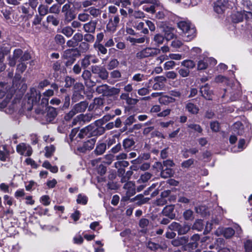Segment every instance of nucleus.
I'll return each instance as SVG.
<instances>
[{"label": "nucleus", "mask_w": 252, "mask_h": 252, "mask_svg": "<svg viewBox=\"0 0 252 252\" xmlns=\"http://www.w3.org/2000/svg\"><path fill=\"white\" fill-rule=\"evenodd\" d=\"M54 94L53 90L48 89L43 93V96L41 99L40 93L32 88L31 89V94L28 97V103H32V106H37V108H35V112L39 114L42 112L43 108L48 104L49 98Z\"/></svg>", "instance_id": "obj_1"}, {"label": "nucleus", "mask_w": 252, "mask_h": 252, "mask_svg": "<svg viewBox=\"0 0 252 252\" xmlns=\"http://www.w3.org/2000/svg\"><path fill=\"white\" fill-rule=\"evenodd\" d=\"M177 25L183 32L182 37L184 41L189 42L195 37L196 30L190 22L180 21L178 23Z\"/></svg>", "instance_id": "obj_2"}, {"label": "nucleus", "mask_w": 252, "mask_h": 252, "mask_svg": "<svg viewBox=\"0 0 252 252\" xmlns=\"http://www.w3.org/2000/svg\"><path fill=\"white\" fill-rule=\"evenodd\" d=\"M31 58V55L28 52L23 53L21 49H16L14 50L12 56L9 57L8 64L11 66H14L17 62H25L29 60Z\"/></svg>", "instance_id": "obj_3"}, {"label": "nucleus", "mask_w": 252, "mask_h": 252, "mask_svg": "<svg viewBox=\"0 0 252 252\" xmlns=\"http://www.w3.org/2000/svg\"><path fill=\"white\" fill-rule=\"evenodd\" d=\"M120 91L119 88L112 87L107 84L101 85L95 89L96 92L103 96H112L118 94Z\"/></svg>", "instance_id": "obj_4"}, {"label": "nucleus", "mask_w": 252, "mask_h": 252, "mask_svg": "<svg viewBox=\"0 0 252 252\" xmlns=\"http://www.w3.org/2000/svg\"><path fill=\"white\" fill-rule=\"evenodd\" d=\"M88 106V103L86 101H83L75 104L72 109L65 115V120L69 121L77 113L84 112Z\"/></svg>", "instance_id": "obj_5"}, {"label": "nucleus", "mask_w": 252, "mask_h": 252, "mask_svg": "<svg viewBox=\"0 0 252 252\" xmlns=\"http://www.w3.org/2000/svg\"><path fill=\"white\" fill-rule=\"evenodd\" d=\"M159 52L160 50L158 49L147 47L136 53L135 58L137 60H142L144 58L156 56Z\"/></svg>", "instance_id": "obj_6"}, {"label": "nucleus", "mask_w": 252, "mask_h": 252, "mask_svg": "<svg viewBox=\"0 0 252 252\" xmlns=\"http://www.w3.org/2000/svg\"><path fill=\"white\" fill-rule=\"evenodd\" d=\"M153 167L156 168L158 171L160 172V177L164 179L171 177L174 174V171L172 168L162 167L160 162H155Z\"/></svg>", "instance_id": "obj_7"}, {"label": "nucleus", "mask_w": 252, "mask_h": 252, "mask_svg": "<svg viewBox=\"0 0 252 252\" xmlns=\"http://www.w3.org/2000/svg\"><path fill=\"white\" fill-rule=\"evenodd\" d=\"M92 73L97 74L99 78L106 80L109 77V72L103 66L100 65H92L91 67Z\"/></svg>", "instance_id": "obj_8"}, {"label": "nucleus", "mask_w": 252, "mask_h": 252, "mask_svg": "<svg viewBox=\"0 0 252 252\" xmlns=\"http://www.w3.org/2000/svg\"><path fill=\"white\" fill-rule=\"evenodd\" d=\"M109 21L106 25V30L110 32H114L116 31L120 22L119 15H109Z\"/></svg>", "instance_id": "obj_9"}, {"label": "nucleus", "mask_w": 252, "mask_h": 252, "mask_svg": "<svg viewBox=\"0 0 252 252\" xmlns=\"http://www.w3.org/2000/svg\"><path fill=\"white\" fill-rule=\"evenodd\" d=\"M62 12L64 14V21L67 23L75 18V15L71 9L69 3H67L63 6Z\"/></svg>", "instance_id": "obj_10"}, {"label": "nucleus", "mask_w": 252, "mask_h": 252, "mask_svg": "<svg viewBox=\"0 0 252 252\" xmlns=\"http://www.w3.org/2000/svg\"><path fill=\"white\" fill-rule=\"evenodd\" d=\"M241 8L245 13L246 20L252 19V3L249 0H243L241 2Z\"/></svg>", "instance_id": "obj_11"}, {"label": "nucleus", "mask_w": 252, "mask_h": 252, "mask_svg": "<svg viewBox=\"0 0 252 252\" xmlns=\"http://www.w3.org/2000/svg\"><path fill=\"white\" fill-rule=\"evenodd\" d=\"M16 151L21 155L25 156H30L32 152V148L25 143L18 145L16 147Z\"/></svg>", "instance_id": "obj_12"}, {"label": "nucleus", "mask_w": 252, "mask_h": 252, "mask_svg": "<svg viewBox=\"0 0 252 252\" xmlns=\"http://www.w3.org/2000/svg\"><path fill=\"white\" fill-rule=\"evenodd\" d=\"M92 73L91 71L85 69L83 71L81 76L85 81V85L89 87L94 86L96 84V82L92 81L91 79Z\"/></svg>", "instance_id": "obj_13"}, {"label": "nucleus", "mask_w": 252, "mask_h": 252, "mask_svg": "<svg viewBox=\"0 0 252 252\" xmlns=\"http://www.w3.org/2000/svg\"><path fill=\"white\" fill-rule=\"evenodd\" d=\"M162 214L168 217L170 220L174 219L176 217V214L174 212V205H170L166 206L162 211Z\"/></svg>", "instance_id": "obj_14"}, {"label": "nucleus", "mask_w": 252, "mask_h": 252, "mask_svg": "<svg viewBox=\"0 0 252 252\" xmlns=\"http://www.w3.org/2000/svg\"><path fill=\"white\" fill-rule=\"evenodd\" d=\"M200 92L202 96L205 99L208 100H211L212 99L213 92L210 90V88L208 84H206L204 86H202L200 89Z\"/></svg>", "instance_id": "obj_15"}, {"label": "nucleus", "mask_w": 252, "mask_h": 252, "mask_svg": "<svg viewBox=\"0 0 252 252\" xmlns=\"http://www.w3.org/2000/svg\"><path fill=\"white\" fill-rule=\"evenodd\" d=\"M95 142V138H92L84 142L82 146L80 148V151L85 152L86 151L92 150L94 147Z\"/></svg>", "instance_id": "obj_16"}, {"label": "nucleus", "mask_w": 252, "mask_h": 252, "mask_svg": "<svg viewBox=\"0 0 252 252\" xmlns=\"http://www.w3.org/2000/svg\"><path fill=\"white\" fill-rule=\"evenodd\" d=\"M58 115L56 108L49 106L48 107L46 115V120L48 122H52Z\"/></svg>", "instance_id": "obj_17"}, {"label": "nucleus", "mask_w": 252, "mask_h": 252, "mask_svg": "<svg viewBox=\"0 0 252 252\" xmlns=\"http://www.w3.org/2000/svg\"><path fill=\"white\" fill-rule=\"evenodd\" d=\"M224 0H219L214 3V9L215 11L218 14H222L225 11L226 7Z\"/></svg>", "instance_id": "obj_18"}, {"label": "nucleus", "mask_w": 252, "mask_h": 252, "mask_svg": "<svg viewBox=\"0 0 252 252\" xmlns=\"http://www.w3.org/2000/svg\"><path fill=\"white\" fill-rule=\"evenodd\" d=\"M103 105V100L100 98H95L94 99L93 102L89 106V110L90 111L94 109H101V107Z\"/></svg>", "instance_id": "obj_19"}, {"label": "nucleus", "mask_w": 252, "mask_h": 252, "mask_svg": "<svg viewBox=\"0 0 252 252\" xmlns=\"http://www.w3.org/2000/svg\"><path fill=\"white\" fill-rule=\"evenodd\" d=\"M189 241L187 236L177 237L171 241L172 245L174 247H179L186 244Z\"/></svg>", "instance_id": "obj_20"}, {"label": "nucleus", "mask_w": 252, "mask_h": 252, "mask_svg": "<svg viewBox=\"0 0 252 252\" xmlns=\"http://www.w3.org/2000/svg\"><path fill=\"white\" fill-rule=\"evenodd\" d=\"M92 128L93 125H90L81 129L78 134V137L82 139L85 136H92Z\"/></svg>", "instance_id": "obj_21"}, {"label": "nucleus", "mask_w": 252, "mask_h": 252, "mask_svg": "<svg viewBox=\"0 0 252 252\" xmlns=\"http://www.w3.org/2000/svg\"><path fill=\"white\" fill-rule=\"evenodd\" d=\"M150 199L151 198L144 197L143 194H140L130 199V201L131 202H136L137 205L140 206L147 203Z\"/></svg>", "instance_id": "obj_22"}, {"label": "nucleus", "mask_w": 252, "mask_h": 252, "mask_svg": "<svg viewBox=\"0 0 252 252\" xmlns=\"http://www.w3.org/2000/svg\"><path fill=\"white\" fill-rule=\"evenodd\" d=\"M97 22L95 21H91L84 24L83 29L88 33H94L96 29Z\"/></svg>", "instance_id": "obj_23"}, {"label": "nucleus", "mask_w": 252, "mask_h": 252, "mask_svg": "<svg viewBox=\"0 0 252 252\" xmlns=\"http://www.w3.org/2000/svg\"><path fill=\"white\" fill-rule=\"evenodd\" d=\"M9 52V50L5 48L3 49L2 48H0V71L4 70L5 68V65L3 63L4 56Z\"/></svg>", "instance_id": "obj_24"}, {"label": "nucleus", "mask_w": 252, "mask_h": 252, "mask_svg": "<svg viewBox=\"0 0 252 252\" xmlns=\"http://www.w3.org/2000/svg\"><path fill=\"white\" fill-rule=\"evenodd\" d=\"M176 101V99L172 96L168 95L161 96L158 99L159 103L164 105H168L170 103H174Z\"/></svg>", "instance_id": "obj_25"}, {"label": "nucleus", "mask_w": 252, "mask_h": 252, "mask_svg": "<svg viewBox=\"0 0 252 252\" xmlns=\"http://www.w3.org/2000/svg\"><path fill=\"white\" fill-rule=\"evenodd\" d=\"M234 132L238 135H242L244 133V126L240 122H237L233 126Z\"/></svg>", "instance_id": "obj_26"}, {"label": "nucleus", "mask_w": 252, "mask_h": 252, "mask_svg": "<svg viewBox=\"0 0 252 252\" xmlns=\"http://www.w3.org/2000/svg\"><path fill=\"white\" fill-rule=\"evenodd\" d=\"M245 13L243 11L237 12L232 15V19L234 23L242 22L245 17Z\"/></svg>", "instance_id": "obj_27"}, {"label": "nucleus", "mask_w": 252, "mask_h": 252, "mask_svg": "<svg viewBox=\"0 0 252 252\" xmlns=\"http://www.w3.org/2000/svg\"><path fill=\"white\" fill-rule=\"evenodd\" d=\"M106 150V144L104 143H101L96 145L95 149L94 151V153L96 156L102 155Z\"/></svg>", "instance_id": "obj_28"}, {"label": "nucleus", "mask_w": 252, "mask_h": 252, "mask_svg": "<svg viewBox=\"0 0 252 252\" xmlns=\"http://www.w3.org/2000/svg\"><path fill=\"white\" fill-rule=\"evenodd\" d=\"M81 125H84L86 123L90 122L92 119L94 117L92 114L88 113L86 114L79 115Z\"/></svg>", "instance_id": "obj_29"}, {"label": "nucleus", "mask_w": 252, "mask_h": 252, "mask_svg": "<svg viewBox=\"0 0 252 252\" xmlns=\"http://www.w3.org/2000/svg\"><path fill=\"white\" fill-rule=\"evenodd\" d=\"M220 232L222 233L223 236L227 239L231 238L235 233L234 230L230 227L222 229Z\"/></svg>", "instance_id": "obj_30"}, {"label": "nucleus", "mask_w": 252, "mask_h": 252, "mask_svg": "<svg viewBox=\"0 0 252 252\" xmlns=\"http://www.w3.org/2000/svg\"><path fill=\"white\" fill-rule=\"evenodd\" d=\"M135 144L133 140L130 138H126L124 140L123 146L125 150L126 151L130 150L131 147Z\"/></svg>", "instance_id": "obj_31"}, {"label": "nucleus", "mask_w": 252, "mask_h": 252, "mask_svg": "<svg viewBox=\"0 0 252 252\" xmlns=\"http://www.w3.org/2000/svg\"><path fill=\"white\" fill-rule=\"evenodd\" d=\"M186 109L188 112L192 114H196L198 113L199 108L195 104L192 103H188L186 105Z\"/></svg>", "instance_id": "obj_32"}, {"label": "nucleus", "mask_w": 252, "mask_h": 252, "mask_svg": "<svg viewBox=\"0 0 252 252\" xmlns=\"http://www.w3.org/2000/svg\"><path fill=\"white\" fill-rule=\"evenodd\" d=\"M105 130H106L104 127H96L93 126V128H92V136L102 135L105 132Z\"/></svg>", "instance_id": "obj_33"}, {"label": "nucleus", "mask_w": 252, "mask_h": 252, "mask_svg": "<svg viewBox=\"0 0 252 252\" xmlns=\"http://www.w3.org/2000/svg\"><path fill=\"white\" fill-rule=\"evenodd\" d=\"M94 47L98 53H100L101 54L105 55L107 52V50L106 48L105 45H103L101 43H94Z\"/></svg>", "instance_id": "obj_34"}, {"label": "nucleus", "mask_w": 252, "mask_h": 252, "mask_svg": "<svg viewBox=\"0 0 252 252\" xmlns=\"http://www.w3.org/2000/svg\"><path fill=\"white\" fill-rule=\"evenodd\" d=\"M190 229V227L187 224H180L179 227L178 233L179 235H184L187 233Z\"/></svg>", "instance_id": "obj_35"}, {"label": "nucleus", "mask_w": 252, "mask_h": 252, "mask_svg": "<svg viewBox=\"0 0 252 252\" xmlns=\"http://www.w3.org/2000/svg\"><path fill=\"white\" fill-rule=\"evenodd\" d=\"M75 49H70L66 50L63 53V56L64 59H68L74 58L76 53Z\"/></svg>", "instance_id": "obj_36"}, {"label": "nucleus", "mask_w": 252, "mask_h": 252, "mask_svg": "<svg viewBox=\"0 0 252 252\" xmlns=\"http://www.w3.org/2000/svg\"><path fill=\"white\" fill-rule=\"evenodd\" d=\"M3 150H0V160L5 161L9 156V151L6 149V146H3Z\"/></svg>", "instance_id": "obj_37"}, {"label": "nucleus", "mask_w": 252, "mask_h": 252, "mask_svg": "<svg viewBox=\"0 0 252 252\" xmlns=\"http://www.w3.org/2000/svg\"><path fill=\"white\" fill-rule=\"evenodd\" d=\"M38 12L40 16H44L49 13L48 6L44 4L39 5L38 7Z\"/></svg>", "instance_id": "obj_38"}, {"label": "nucleus", "mask_w": 252, "mask_h": 252, "mask_svg": "<svg viewBox=\"0 0 252 252\" xmlns=\"http://www.w3.org/2000/svg\"><path fill=\"white\" fill-rule=\"evenodd\" d=\"M74 30L70 26L64 27L62 30V33L67 37H71L74 32Z\"/></svg>", "instance_id": "obj_39"}, {"label": "nucleus", "mask_w": 252, "mask_h": 252, "mask_svg": "<svg viewBox=\"0 0 252 252\" xmlns=\"http://www.w3.org/2000/svg\"><path fill=\"white\" fill-rule=\"evenodd\" d=\"M111 1L117 6H120L122 3V6L124 7H126L127 6L130 5L129 0H111Z\"/></svg>", "instance_id": "obj_40"}, {"label": "nucleus", "mask_w": 252, "mask_h": 252, "mask_svg": "<svg viewBox=\"0 0 252 252\" xmlns=\"http://www.w3.org/2000/svg\"><path fill=\"white\" fill-rule=\"evenodd\" d=\"M152 176V174L149 172H145L144 174L141 175L140 179L138 180V182L141 183H146L149 180L151 179Z\"/></svg>", "instance_id": "obj_41"}, {"label": "nucleus", "mask_w": 252, "mask_h": 252, "mask_svg": "<svg viewBox=\"0 0 252 252\" xmlns=\"http://www.w3.org/2000/svg\"><path fill=\"white\" fill-rule=\"evenodd\" d=\"M127 40L133 44H136L137 43L140 44L143 43L145 42V36H144L138 38L129 37Z\"/></svg>", "instance_id": "obj_42"}, {"label": "nucleus", "mask_w": 252, "mask_h": 252, "mask_svg": "<svg viewBox=\"0 0 252 252\" xmlns=\"http://www.w3.org/2000/svg\"><path fill=\"white\" fill-rule=\"evenodd\" d=\"M47 22L51 23L53 26H57L59 24L60 21L52 15H49L47 17Z\"/></svg>", "instance_id": "obj_43"}, {"label": "nucleus", "mask_w": 252, "mask_h": 252, "mask_svg": "<svg viewBox=\"0 0 252 252\" xmlns=\"http://www.w3.org/2000/svg\"><path fill=\"white\" fill-rule=\"evenodd\" d=\"M181 64L189 70L194 68L195 65V63L192 60H185L181 63Z\"/></svg>", "instance_id": "obj_44"}, {"label": "nucleus", "mask_w": 252, "mask_h": 252, "mask_svg": "<svg viewBox=\"0 0 252 252\" xmlns=\"http://www.w3.org/2000/svg\"><path fill=\"white\" fill-rule=\"evenodd\" d=\"M114 116H115V115H113V116H111L110 115H105V116H103V117L101 119L96 121L95 123L97 125H102L104 123H106V122L109 121V120H110L111 119H113L114 117Z\"/></svg>", "instance_id": "obj_45"}, {"label": "nucleus", "mask_w": 252, "mask_h": 252, "mask_svg": "<svg viewBox=\"0 0 252 252\" xmlns=\"http://www.w3.org/2000/svg\"><path fill=\"white\" fill-rule=\"evenodd\" d=\"M146 79V75L143 74L136 73L133 75L132 81L135 82H141Z\"/></svg>", "instance_id": "obj_46"}, {"label": "nucleus", "mask_w": 252, "mask_h": 252, "mask_svg": "<svg viewBox=\"0 0 252 252\" xmlns=\"http://www.w3.org/2000/svg\"><path fill=\"white\" fill-rule=\"evenodd\" d=\"M60 12V6L58 4H54L49 8V13L59 14Z\"/></svg>", "instance_id": "obj_47"}, {"label": "nucleus", "mask_w": 252, "mask_h": 252, "mask_svg": "<svg viewBox=\"0 0 252 252\" xmlns=\"http://www.w3.org/2000/svg\"><path fill=\"white\" fill-rule=\"evenodd\" d=\"M192 228L196 229L198 231H201L203 228V224L202 220H195L193 225H192Z\"/></svg>", "instance_id": "obj_48"}, {"label": "nucleus", "mask_w": 252, "mask_h": 252, "mask_svg": "<svg viewBox=\"0 0 252 252\" xmlns=\"http://www.w3.org/2000/svg\"><path fill=\"white\" fill-rule=\"evenodd\" d=\"M164 40V37L160 34H156L153 38V41L155 42L156 44L160 45L163 43Z\"/></svg>", "instance_id": "obj_49"}, {"label": "nucleus", "mask_w": 252, "mask_h": 252, "mask_svg": "<svg viewBox=\"0 0 252 252\" xmlns=\"http://www.w3.org/2000/svg\"><path fill=\"white\" fill-rule=\"evenodd\" d=\"M208 59H204L203 60H200L199 61L197 67L198 69L199 70H202L206 69L208 66Z\"/></svg>", "instance_id": "obj_50"}, {"label": "nucleus", "mask_w": 252, "mask_h": 252, "mask_svg": "<svg viewBox=\"0 0 252 252\" xmlns=\"http://www.w3.org/2000/svg\"><path fill=\"white\" fill-rule=\"evenodd\" d=\"M119 62L117 59H113L109 62L107 65L108 69L110 70H112L114 68H116L119 65Z\"/></svg>", "instance_id": "obj_51"}, {"label": "nucleus", "mask_w": 252, "mask_h": 252, "mask_svg": "<svg viewBox=\"0 0 252 252\" xmlns=\"http://www.w3.org/2000/svg\"><path fill=\"white\" fill-rule=\"evenodd\" d=\"M46 153L45 154V157L47 158L50 157L55 150V148L53 145H50V146H46L45 147Z\"/></svg>", "instance_id": "obj_52"}, {"label": "nucleus", "mask_w": 252, "mask_h": 252, "mask_svg": "<svg viewBox=\"0 0 252 252\" xmlns=\"http://www.w3.org/2000/svg\"><path fill=\"white\" fill-rule=\"evenodd\" d=\"M193 213L190 209L186 210L183 213V217L186 220H192L193 219Z\"/></svg>", "instance_id": "obj_53"}, {"label": "nucleus", "mask_w": 252, "mask_h": 252, "mask_svg": "<svg viewBox=\"0 0 252 252\" xmlns=\"http://www.w3.org/2000/svg\"><path fill=\"white\" fill-rule=\"evenodd\" d=\"M168 94L170 95V96H172L174 98L176 97L180 98L182 96L181 92L177 89H174L169 91Z\"/></svg>", "instance_id": "obj_54"}, {"label": "nucleus", "mask_w": 252, "mask_h": 252, "mask_svg": "<svg viewBox=\"0 0 252 252\" xmlns=\"http://www.w3.org/2000/svg\"><path fill=\"white\" fill-rule=\"evenodd\" d=\"M194 163V159L189 158L188 160L184 161L181 163V167L183 168H189Z\"/></svg>", "instance_id": "obj_55"}, {"label": "nucleus", "mask_w": 252, "mask_h": 252, "mask_svg": "<svg viewBox=\"0 0 252 252\" xmlns=\"http://www.w3.org/2000/svg\"><path fill=\"white\" fill-rule=\"evenodd\" d=\"M114 157L115 156L112 154H107L104 156L103 162L108 165H110L114 160Z\"/></svg>", "instance_id": "obj_56"}, {"label": "nucleus", "mask_w": 252, "mask_h": 252, "mask_svg": "<svg viewBox=\"0 0 252 252\" xmlns=\"http://www.w3.org/2000/svg\"><path fill=\"white\" fill-rule=\"evenodd\" d=\"M75 79L70 76H66L65 78V86L66 88H69L74 84Z\"/></svg>", "instance_id": "obj_57"}, {"label": "nucleus", "mask_w": 252, "mask_h": 252, "mask_svg": "<svg viewBox=\"0 0 252 252\" xmlns=\"http://www.w3.org/2000/svg\"><path fill=\"white\" fill-rule=\"evenodd\" d=\"M76 201L77 203L78 204L85 205L87 203L88 198L86 196L82 195V194H80L78 195V197Z\"/></svg>", "instance_id": "obj_58"}, {"label": "nucleus", "mask_w": 252, "mask_h": 252, "mask_svg": "<svg viewBox=\"0 0 252 252\" xmlns=\"http://www.w3.org/2000/svg\"><path fill=\"white\" fill-rule=\"evenodd\" d=\"M90 15L85 13H80L78 15V19L83 22H86L89 20Z\"/></svg>", "instance_id": "obj_59"}, {"label": "nucleus", "mask_w": 252, "mask_h": 252, "mask_svg": "<svg viewBox=\"0 0 252 252\" xmlns=\"http://www.w3.org/2000/svg\"><path fill=\"white\" fill-rule=\"evenodd\" d=\"M81 64L83 68H87L91 64L87 55H85V57L81 59Z\"/></svg>", "instance_id": "obj_60"}, {"label": "nucleus", "mask_w": 252, "mask_h": 252, "mask_svg": "<svg viewBox=\"0 0 252 252\" xmlns=\"http://www.w3.org/2000/svg\"><path fill=\"white\" fill-rule=\"evenodd\" d=\"M56 42L61 45H63L65 43V38L61 34H57L55 37Z\"/></svg>", "instance_id": "obj_61"}, {"label": "nucleus", "mask_w": 252, "mask_h": 252, "mask_svg": "<svg viewBox=\"0 0 252 252\" xmlns=\"http://www.w3.org/2000/svg\"><path fill=\"white\" fill-rule=\"evenodd\" d=\"M27 68V65L23 62H21L17 65V72L18 73H22Z\"/></svg>", "instance_id": "obj_62"}, {"label": "nucleus", "mask_w": 252, "mask_h": 252, "mask_svg": "<svg viewBox=\"0 0 252 252\" xmlns=\"http://www.w3.org/2000/svg\"><path fill=\"white\" fill-rule=\"evenodd\" d=\"M246 252H252V241L248 240L244 244Z\"/></svg>", "instance_id": "obj_63"}, {"label": "nucleus", "mask_w": 252, "mask_h": 252, "mask_svg": "<svg viewBox=\"0 0 252 252\" xmlns=\"http://www.w3.org/2000/svg\"><path fill=\"white\" fill-rule=\"evenodd\" d=\"M175 65V63L173 61H168L164 64V68L165 70H169L173 68Z\"/></svg>", "instance_id": "obj_64"}]
</instances>
